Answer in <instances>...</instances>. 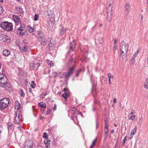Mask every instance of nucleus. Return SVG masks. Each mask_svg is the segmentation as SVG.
<instances>
[{
  "label": "nucleus",
  "mask_w": 148,
  "mask_h": 148,
  "mask_svg": "<svg viewBox=\"0 0 148 148\" xmlns=\"http://www.w3.org/2000/svg\"><path fill=\"white\" fill-rule=\"evenodd\" d=\"M128 50V45L123 41L121 42L120 45V55L123 59H124L127 54Z\"/></svg>",
  "instance_id": "1"
},
{
  "label": "nucleus",
  "mask_w": 148,
  "mask_h": 148,
  "mask_svg": "<svg viewBox=\"0 0 148 148\" xmlns=\"http://www.w3.org/2000/svg\"><path fill=\"white\" fill-rule=\"evenodd\" d=\"M9 99L5 98L0 100V109L3 110L6 108L9 104Z\"/></svg>",
  "instance_id": "2"
},
{
  "label": "nucleus",
  "mask_w": 148,
  "mask_h": 148,
  "mask_svg": "<svg viewBox=\"0 0 148 148\" xmlns=\"http://www.w3.org/2000/svg\"><path fill=\"white\" fill-rule=\"evenodd\" d=\"M0 27L3 29L7 31H10L13 29V25L12 24L7 21L2 23Z\"/></svg>",
  "instance_id": "3"
},
{
  "label": "nucleus",
  "mask_w": 148,
  "mask_h": 148,
  "mask_svg": "<svg viewBox=\"0 0 148 148\" xmlns=\"http://www.w3.org/2000/svg\"><path fill=\"white\" fill-rule=\"evenodd\" d=\"M7 79L6 76L3 74L0 73V86L5 87L7 84Z\"/></svg>",
  "instance_id": "4"
},
{
  "label": "nucleus",
  "mask_w": 148,
  "mask_h": 148,
  "mask_svg": "<svg viewBox=\"0 0 148 148\" xmlns=\"http://www.w3.org/2000/svg\"><path fill=\"white\" fill-rule=\"evenodd\" d=\"M112 7L107 8V18L108 21L110 22L112 16Z\"/></svg>",
  "instance_id": "5"
},
{
  "label": "nucleus",
  "mask_w": 148,
  "mask_h": 148,
  "mask_svg": "<svg viewBox=\"0 0 148 148\" xmlns=\"http://www.w3.org/2000/svg\"><path fill=\"white\" fill-rule=\"evenodd\" d=\"M40 65V64L39 63H34V62H32L30 63V69L32 70L37 69Z\"/></svg>",
  "instance_id": "6"
},
{
  "label": "nucleus",
  "mask_w": 148,
  "mask_h": 148,
  "mask_svg": "<svg viewBox=\"0 0 148 148\" xmlns=\"http://www.w3.org/2000/svg\"><path fill=\"white\" fill-rule=\"evenodd\" d=\"M16 112V117L15 119V123L16 124L19 123L20 121L22 120V117L21 115H19V112L17 113Z\"/></svg>",
  "instance_id": "7"
},
{
  "label": "nucleus",
  "mask_w": 148,
  "mask_h": 148,
  "mask_svg": "<svg viewBox=\"0 0 148 148\" xmlns=\"http://www.w3.org/2000/svg\"><path fill=\"white\" fill-rule=\"evenodd\" d=\"M74 69L75 68L74 67H72L70 69L68 73H63V76L66 78H68L72 74Z\"/></svg>",
  "instance_id": "8"
},
{
  "label": "nucleus",
  "mask_w": 148,
  "mask_h": 148,
  "mask_svg": "<svg viewBox=\"0 0 148 148\" xmlns=\"http://www.w3.org/2000/svg\"><path fill=\"white\" fill-rule=\"evenodd\" d=\"M33 144L32 141H27L25 144V148H32Z\"/></svg>",
  "instance_id": "9"
},
{
  "label": "nucleus",
  "mask_w": 148,
  "mask_h": 148,
  "mask_svg": "<svg viewBox=\"0 0 148 148\" xmlns=\"http://www.w3.org/2000/svg\"><path fill=\"white\" fill-rule=\"evenodd\" d=\"M17 30L20 31L19 34L21 35H23L26 34V31L25 29L23 28L20 26L19 28H17Z\"/></svg>",
  "instance_id": "10"
},
{
  "label": "nucleus",
  "mask_w": 148,
  "mask_h": 148,
  "mask_svg": "<svg viewBox=\"0 0 148 148\" xmlns=\"http://www.w3.org/2000/svg\"><path fill=\"white\" fill-rule=\"evenodd\" d=\"M40 42V44L43 45H46L47 42V41L46 40L45 37L42 38H40V39L38 40Z\"/></svg>",
  "instance_id": "11"
},
{
  "label": "nucleus",
  "mask_w": 148,
  "mask_h": 148,
  "mask_svg": "<svg viewBox=\"0 0 148 148\" xmlns=\"http://www.w3.org/2000/svg\"><path fill=\"white\" fill-rule=\"evenodd\" d=\"M12 18L15 23L17 24L19 22H20V18L18 16L13 15L12 16Z\"/></svg>",
  "instance_id": "12"
},
{
  "label": "nucleus",
  "mask_w": 148,
  "mask_h": 148,
  "mask_svg": "<svg viewBox=\"0 0 148 148\" xmlns=\"http://www.w3.org/2000/svg\"><path fill=\"white\" fill-rule=\"evenodd\" d=\"M60 34L61 35H62L65 33L66 29L63 27L62 25V24L60 25Z\"/></svg>",
  "instance_id": "13"
},
{
  "label": "nucleus",
  "mask_w": 148,
  "mask_h": 148,
  "mask_svg": "<svg viewBox=\"0 0 148 148\" xmlns=\"http://www.w3.org/2000/svg\"><path fill=\"white\" fill-rule=\"evenodd\" d=\"M64 91L65 93L62 95V96L65 99V100L66 101L67 97L69 94V91L66 89H64Z\"/></svg>",
  "instance_id": "14"
},
{
  "label": "nucleus",
  "mask_w": 148,
  "mask_h": 148,
  "mask_svg": "<svg viewBox=\"0 0 148 148\" xmlns=\"http://www.w3.org/2000/svg\"><path fill=\"white\" fill-rule=\"evenodd\" d=\"M15 12L16 13L19 14L20 15L23 12L22 9L18 7H17L16 8Z\"/></svg>",
  "instance_id": "15"
},
{
  "label": "nucleus",
  "mask_w": 148,
  "mask_h": 148,
  "mask_svg": "<svg viewBox=\"0 0 148 148\" xmlns=\"http://www.w3.org/2000/svg\"><path fill=\"white\" fill-rule=\"evenodd\" d=\"M114 2V0H108L107 3V8L112 7V5Z\"/></svg>",
  "instance_id": "16"
},
{
  "label": "nucleus",
  "mask_w": 148,
  "mask_h": 148,
  "mask_svg": "<svg viewBox=\"0 0 148 148\" xmlns=\"http://www.w3.org/2000/svg\"><path fill=\"white\" fill-rule=\"evenodd\" d=\"M15 109L17 110H19L21 108V105L20 103H19L18 101H15Z\"/></svg>",
  "instance_id": "17"
},
{
  "label": "nucleus",
  "mask_w": 148,
  "mask_h": 148,
  "mask_svg": "<svg viewBox=\"0 0 148 148\" xmlns=\"http://www.w3.org/2000/svg\"><path fill=\"white\" fill-rule=\"evenodd\" d=\"M10 53V52L8 49H5L3 51V54L4 56H8Z\"/></svg>",
  "instance_id": "18"
},
{
  "label": "nucleus",
  "mask_w": 148,
  "mask_h": 148,
  "mask_svg": "<svg viewBox=\"0 0 148 148\" xmlns=\"http://www.w3.org/2000/svg\"><path fill=\"white\" fill-rule=\"evenodd\" d=\"M75 45L76 43L74 40H73L71 42L70 45V49L73 51V48L75 47Z\"/></svg>",
  "instance_id": "19"
},
{
  "label": "nucleus",
  "mask_w": 148,
  "mask_h": 148,
  "mask_svg": "<svg viewBox=\"0 0 148 148\" xmlns=\"http://www.w3.org/2000/svg\"><path fill=\"white\" fill-rule=\"evenodd\" d=\"M125 12L127 13H128L130 11V5L129 3H126L125 6Z\"/></svg>",
  "instance_id": "20"
},
{
  "label": "nucleus",
  "mask_w": 148,
  "mask_h": 148,
  "mask_svg": "<svg viewBox=\"0 0 148 148\" xmlns=\"http://www.w3.org/2000/svg\"><path fill=\"white\" fill-rule=\"evenodd\" d=\"M9 131H12L13 129L12 124L11 122H9L8 124Z\"/></svg>",
  "instance_id": "21"
},
{
  "label": "nucleus",
  "mask_w": 148,
  "mask_h": 148,
  "mask_svg": "<svg viewBox=\"0 0 148 148\" xmlns=\"http://www.w3.org/2000/svg\"><path fill=\"white\" fill-rule=\"evenodd\" d=\"M47 12L49 17L54 16V14L53 11L48 10Z\"/></svg>",
  "instance_id": "22"
},
{
  "label": "nucleus",
  "mask_w": 148,
  "mask_h": 148,
  "mask_svg": "<svg viewBox=\"0 0 148 148\" xmlns=\"http://www.w3.org/2000/svg\"><path fill=\"white\" fill-rule=\"evenodd\" d=\"M45 36L44 35V34L43 33H42L41 32H39L38 34V39H40V38H42L45 37Z\"/></svg>",
  "instance_id": "23"
},
{
  "label": "nucleus",
  "mask_w": 148,
  "mask_h": 148,
  "mask_svg": "<svg viewBox=\"0 0 148 148\" xmlns=\"http://www.w3.org/2000/svg\"><path fill=\"white\" fill-rule=\"evenodd\" d=\"M50 41V44L48 45V47L49 48L51 47L52 45H53L55 44V42H54L52 41L51 38H49L48 39V41Z\"/></svg>",
  "instance_id": "24"
},
{
  "label": "nucleus",
  "mask_w": 148,
  "mask_h": 148,
  "mask_svg": "<svg viewBox=\"0 0 148 148\" xmlns=\"http://www.w3.org/2000/svg\"><path fill=\"white\" fill-rule=\"evenodd\" d=\"M104 131L105 136L107 138L108 136V134L109 132L108 128L104 129Z\"/></svg>",
  "instance_id": "25"
},
{
  "label": "nucleus",
  "mask_w": 148,
  "mask_h": 148,
  "mask_svg": "<svg viewBox=\"0 0 148 148\" xmlns=\"http://www.w3.org/2000/svg\"><path fill=\"white\" fill-rule=\"evenodd\" d=\"M39 106L41 108H45L46 106V104L43 102H40L39 104Z\"/></svg>",
  "instance_id": "26"
},
{
  "label": "nucleus",
  "mask_w": 148,
  "mask_h": 148,
  "mask_svg": "<svg viewBox=\"0 0 148 148\" xmlns=\"http://www.w3.org/2000/svg\"><path fill=\"white\" fill-rule=\"evenodd\" d=\"M50 21L51 23H55V18L54 16L49 17Z\"/></svg>",
  "instance_id": "27"
},
{
  "label": "nucleus",
  "mask_w": 148,
  "mask_h": 148,
  "mask_svg": "<svg viewBox=\"0 0 148 148\" xmlns=\"http://www.w3.org/2000/svg\"><path fill=\"white\" fill-rule=\"evenodd\" d=\"M135 118V116L134 115H132L130 114H129L128 115V119L129 120H133Z\"/></svg>",
  "instance_id": "28"
},
{
  "label": "nucleus",
  "mask_w": 148,
  "mask_h": 148,
  "mask_svg": "<svg viewBox=\"0 0 148 148\" xmlns=\"http://www.w3.org/2000/svg\"><path fill=\"white\" fill-rule=\"evenodd\" d=\"M28 27V31L30 33H32L34 31V28H32L31 27Z\"/></svg>",
  "instance_id": "29"
},
{
  "label": "nucleus",
  "mask_w": 148,
  "mask_h": 148,
  "mask_svg": "<svg viewBox=\"0 0 148 148\" xmlns=\"http://www.w3.org/2000/svg\"><path fill=\"white\" fill-rule=\"evenodd\" d=\"M139 53V50L138 49L137 50L135 53L134 54V55L132 58L135 59L136 57H137V55Z\"/></svg>",
  "instance_id": "30"
},
{
  "label": "nucleus",
  "mask_w": 148,
  "mask_h": 148,
  "mask_svg": "<svg viewBox=\"0 0 148 148\" xmlns=\"http://www.w3.org/2000/svg\"><path fill=\"white\" fill-rule=\"evenodd\" d=\"M7 85L5 87V88H6L8 87V88H10L11 89V88L12 87V85L11 84L8 83L7 81Z\"/></svg>",
  "instance_id": "31"
},
{
  "label": "nucleus",
  "mask_w": 148,
  "mask_h": 148,
  "mask_svg": "<svg viewBox=\"0 0 148 148\" xmlns=\"http://www.w3.org/2000/svg\"><path fill=\"white\" fill-rule=\"evenodd\" d=\"M20 92L21 96L24 97L25 96V94L23 92V90L22 89L20 90Z\"/></svg>",
  "instance_id": "32"
},
{
  "label": "nucleus",
  "mask_w": 148,
  "mask_h": 148,
  "mask_svg": "<svg viewBox=\"0 0 148 148\" xmlns=\"http://www.w3.org/2000/svg\"><path fill=\"white\" fill-rule=\"evenodd\" d=\"M39 18V15L38 14H35L34 15V20L37 21L38 20Z\"/></svg>",
  "instance_id": "33"
},
{
  "label": "nucleus",
  "mask_w": 148,
  "mask_h": 148,
  "mask_svg": "<svg viewBox=\"0 0 148 148\" xmlns=\"http://www.w3.org/2000/svg\"><path fill=\"white\" fill-rule=\"evenodd\" d=\"M28 47L27 46H25L23 47L22 48V50L23 51H26L27 50Z\"/></svg>",
  "instance_id": "34"
},
{
  "label": "nucleus",
  "mask_w": 148,
  "mask_h": 148,
  "mask_svg": "<svg viewBox=\"0 0 148 148\" xmlns=\"http://www.w3.org/2000/svg\"><path fill=\"white\" fill-rule=\"evenodd\" d=\"M31 86L32 88H34L36 86V84L33 81L32 82V84L30 85Z\"/></svg>",
  "instance_id": "35"
},
{
  "label": "nucleus",
  "mask_w": 148,
  "mask_h": 148,
  "mask_svg": "<svg viewBox=\"0 0 148 148\" xmlns=\"http://www.w3.org/2000/svg\"><path fill=\"white\" fill-rule=\"evenodd\" d=\"M108 121L107 120L105 121V123L104 126V129L108 128Z\"/></svg>",
  "instance_id": "36"
},
{
  "label": "nucleus",
  "mask_w": 148,
  "mask_h": 148,
  "mask_svg": "<svg viewBox=\"0 0 148 148\" xmlns=\"http://www.w3.org/2000/svg\"><path fill=\"white\" fill-rule=\"evenodd\" d=\"M4 10L2 7L0 5V15H1L3 12Z\"/></svg>",
  "instance_id": "37"
},
{
  "label": "nucleus",
  "mask_w": 148,
  "mask_h": 148,
  "mask_svg": "<svg viewBox=\"0 0 148 148\" xmlns=\"http://www.w3.org/2000/svg\"><path fill=\"white\" fill-rule=\"evenodd\" d=\"M144 87L145 88L147 89L148 88V83H147V82L145 83L144 84Z\"/></svg>",
  "instance_id": "38"
},
{
  "label": "nucleus",
  "mask_w": 148,
  "mask_h": 148,
  "mask_svg": "<svg viewBox=\"0 0 148 148\" xmlns=\"http://www.w3.org/2000/svg\"><path fill=\"white\" fill-rule=\"evenodd\" d=\"M108 79H109V78H110H110H113L114 77L113 75H111L110 73H108Z\"/></svg>",
  "instance_id": "39"
},
{
  "label": "nucleus",
  "mask_w": 148,
  "mask_h": 148,
  "mask_svg": "<svg viewBox=\"0 0 148 148\" xmlns=\"http://www.w3.org/2000/svg\"><path fill=\"white\" fill-rule=\"evenodd\" d=\"M134 59L132 58L131 60L130 63L131 64H133L134 63Z\"/></svg>",
  "instance_id": "40"
},
{
  "label": "nucleus",
  "mask_w": 148,
  "mask_h": 148,
  "mask_svg": "<svg viewBox=\"0 0 148 148\" xmlns=\"http://www.w3.org/2000/svg\"><path fill=\"white\" fill-rule=\"evenodd\" d=\"M136 131L133 130L131 132V134L132 135H134Z\"/></svg>",
  "instance_id": "41"
},
{
  "label": "nucleus",
  "mask_w": 148,
  "mask_h": 148,
  "mask_svg": "<svg viewBox=\"0 0 148 148\" xmlns=\"http://www.w3.org/2000/svg\"><path fill=\"white\" fill-rule=\"evenodd\" d=\"M71 109L74 112H76V108L74 107H73L71 108Z\"/></svg>",
  "instance_id": "42"
},
{
  "label": "nucleus",
  "mask_w": 148,
  "mask_h": 148,
  "mask_svg": "<svg viewBox=\"0 0 148 148\" xmlns=\"http://www.w3.org/2000/svg\"><path fill=\"white\" fill-rule=\"evenodd\" d=\"M43 137L44 138H47V134L46 133L44 132L43 133Z\"/></svg>",
  "instance_id": "43"
},
{
  "label": "nucleus",
  "mask_w": 148,
  "mask_h": 148,
  "mask_svg": "<svg viewBox=\"0 0 148 148\" xmlns=\"http://www.w3.org/2000/svg\"><path fill=\"white\" fill-rule=\"evenodd\" d=\"M20 26L25 29V25L24 24L22 23L21 25L20 24Z\"/></svg>",
  "instance_id": "44"
},
{
  "label": "nucleus",
  "mask_w": 148,
  "mask_h": 148,
  "mask_svg": "<svg viewBox=\"0 0 148 148\" xmlns=\"http://www.w3.org/2000/svg\"><path fill=\"white\" fill-rule=\"evenodd\" d=\"M51 112V111L49 109V108H48L47 110V112L46 113V115H47L49 114Z\"/></svg>",
  "instance_id": "45"
},
{
  "label": "nucleus",
  "mask_w": 148,
  "mask_h": 148,
  "mask_svg": "<svg viewBox=\"0 0 148 148\" xmlns=\"http://www.w3.org/2000/svg\"><path fill=\"white\" fill-rule=\"evenodd\" d=\"M117 46L116 45H114L113 48V50L115 51L117 49Z\"/></svg>",
  "instance_id": "46"
},
{
  "label": "nucleus",
  "mask_w": 148,
  "mask_h": 148,
  "mask_svg": "<svg viewBox=\"0 0 148 148\" xmlns=\"http://www.w3.org/2000/svg\"><path fill=\"white\" fill-rule=\"evenodd\" d=\"M141 117L139 119V120H142L143 118L144 117L145 115L144 114H142L141 115Z\"/></svg>",
  "instance_id": "47"
},
{
  "label": "nucleus",
  "mask_w": 148,
  "mask_h": 148,
  "mask_svg": "<svg viewBox=\"0 0 148 148\" xmlns=\"http://www.w3.org/2000/svg\"><path fill=\"white\" fill-rule=\"evenodd\" d=\"M117 41V39L116 38H115L114 39V44L116 45V42Z\"/></svg>",
  "instance_id": "48"
},
{
  "label": "nucleus",
  "mask_w": 148,
  "mask_h": 148,
  "mask_svg": "<svg viewBox=\"0 0 148 148\" xmlns=\"http://www.w3.org/2000/svg\"><path fill=\"white\" fill-rule=\"evenodd\" d=\"M57 107V105L56 104H55L54 107L53 108V110H56Z\"/></svg>",
  "instance_id": "49"
},
{
  "label": "nucleus",
  "mask_w": 148,
  "mask_h": 148,
  "mask_svg": "<svg viewBox=\"0 0 148 148\" xmlns=\"http://www.w3.org/2000/svg\"><path fill=\"white\" fill-rule=\"evenodd\" d=\"M46 95H47V94L46 93H45V94H42V98H45V96H46Z\"/></svg>",
  "instance_id": "50"
},
{
  "label": "nucleus",
  "mask_w": 148,
  "mask_h": 148,
  "mask_svg": "<svg viewBox=\"0 0 148 148\" xmlns=\"http://www.w3.org/2000/svg\"><path fill=\"white\" fill-rule=\"evenodd\" d=\"M126 137H125L124 139L123 140V144H124L125 143V140H126Z\"/></svg>",
  "instance_id": "51"
},
{
  "label": "nucleus",
  "mask_w": 148,
  "mask_h": 148,
  "mask_svg": "<svg viewBox=\"0 0 148 148\" xmlns=\"http://www.w3.org/2000/svg\"><path fill=\"white\" fill-rule=\"evenodd\" d=\"M96 139H95L94 140L92 143V144L93 145H95V141H96Z\"/></svg>",
  "instance_id": "52"
},
{
  "label": "nucleus",
  "mask_w": 148,
  "mask_h": 148,
  "mask_svg": "<svg viewBox=\"0 0 148 148\" xmlns=\"http://www.w3.org/2000/svg\"><path fill=\"white\" fill-rule=\"evenodd\" d=\"M52 61L51 62V63L49 64L50 66H53V63H52Z\"/></svg>",
  "instance_id": "53"
},
{
  "label": "nucleus",
  "mask_w": 148,
  "mask_h": 148,
  "mask_svg": "<svg viewBox=\"0 0 148 148\" xmlns=\"http://www.w3.org/2000/svg\"><path fill=\"white\" fill-rule=\"evenodd\" d=\"M113 101L114 103H116V98L114 99Z\"/></svg>",
  "instance_id": "54"
},
{
  "label": "nucleus",
  "mask_w": 148,
  "mask_h": 148,
  "mask_svg": "<svg viewBox=\"0 0 148 148\" xmlns=\"http://www.w3.org/2000/svg\"><path fill=\"white\" fill-rule=\"evenodd\" d=\"M137 129V127H135L133 129V130H135V131H136V130Z\"/></svg>",
  "instance_id": "55"
},
{
  "label": "nucleus",
  "mask_w": 148,
  "mask_h": 148,
  "mask_svg": "<svg viewBox=\"0 0 148 148\" xmlns=\"http://www.w3.org/2000/svg\"><path fill=\"white\" fill-rule=\"evenodd\" d=\"M94 145H93L92 144L90 146V148H92V147L94 146Z\"/></svg>",
  "instance_id": "56"
},
{
  "label": "nucleus",
  "mask_w": 148,
  "mask_h": 148,
  "mask_svg": "<svg viewBox=\"0 0 148 148\" xmlns=\"http://www.w3.org/2000/svg\"><path fill=\"white\" fill-rule=\"evenodd\" d=\"M114 132V130L113 129H112L111 131V132L112 134Z\"/></svg>",
  "instance_id": "57"
},
{
  "label": "nucleus",
  "mask_w": 148,
  "mask_h": 148,
  "mask_svg": "<svg viewBox=\"0 0 148 148\" xmlns=\"http://www.w3.org/2000/svg\"><path fill=\"white\" fill-rule=\"evenodd\" d=\"M108 80H109V84H111L110 79V78H109V79H108Z\"/></svg>",
  "instance_id": "58"
},
{
  "label": "nucleus",
  "mask_w": 148,
  "mask_h": 148,
  "mask_svg": "<svg viewBox=\"0 0 148 148\" xmlns=\"http://www.w3.org/2000/svg\"><path fill=\"white\" fill-rule=\"evenodd\" d=\"M131 114V115H133V114H134L133 113V112H131L129 114Z\"/></svg>",
  "instance_id": "59"
},
{
  "label": "nucleus",
  "mask_w": 148,
  "mask_h": 148,
  "mask_svg": "<svg viewBox=\"0 0 148 148\" xmlns=\"http://www.w3.org/2000/svg\"><path fill=\"white\" fill-rule=\"evenodd\" d=\"M102 43V41L101 40L99 41V43L100 44H101Z\"/></svg>",
  "instance_id": "60"
},
{
  "label": "nucleus",
  "mask_w": 148,
  "mask_h": 148,
  "mask_svg": "<svg viewBox=\"0 0 148 148\" xmlns=\"http://www.w3.org/2000/svg\"><path fill=\"white\" fill-rule=\"evenodd\" d=\"M141 20H142V19H143V16L142 15H141Z\"/></svg>",
  "instance_id": "61"
},
{
  "label": "nucleus",
  "mask_w": 148,
  "mask_h": 148,
  "mask_svg": "<svg viewBox=\"0 0 148 148\" xmlns=\"http://www.w3.org/2000/svg\"><path fill=\"white\" fill-rule=\"evenodd\" d=\"M79 75V73H78L76 74V76H77L78 75Z\"/></svg>",
  "instance_id": "62"
},
{
  "label": "nucleus",
  "mask_w": 148,
  "mask_h": 148,
  "mask_svg": "<svg viewBox=\"0 0 148 148\" xmlns=\"http://www.w3.org/2000/svg\"><path fill=\"white\" fill-rule=\"evenodd\" d=\"M40 119H43V117L41 116H40Z\"/></svg>",
  "instance_id": "63"
},
{
  "label": "nucleus",
  "mask_w": 148,
  "mask_h": 148,
  "mask_svg": "<svg viewBox=\"0 0 148 148\" xmlns=\"http://www.w3.org/2000/svg\"><path fill=\"white\" fill-rule=\"evenodd\" d=\"M103 148H108V147L107 146L105 147H103Z\"/></svg>",
  "instance_id": "64"
}]
</instances>
